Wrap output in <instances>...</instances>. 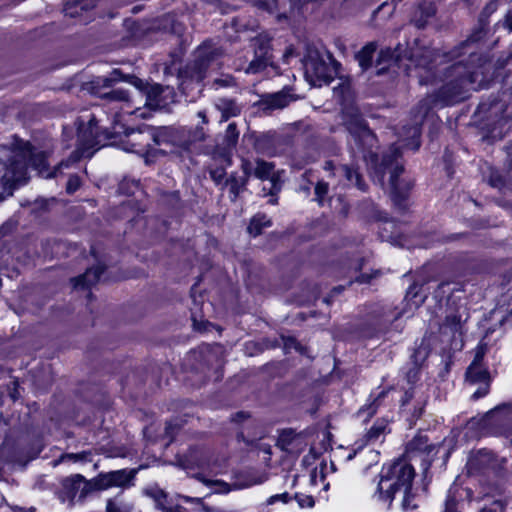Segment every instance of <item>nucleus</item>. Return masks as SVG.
<instances>
[{
  "instance_id": "obj_1",
  "label": "nucleus",
  "mask_w": 512,
  "mask_h": 512,
  "mask_svg": "<svg viewBox=\"0 0 512 512\" xmlns=\"http://www.w3.org/2000/svg\"><path fill=\"white\" fill-rule=\"evenodd\" d=\"M111 132L99 131L95 117H91L87 124H80L78 127V143L76 150L71 156L61 161L54 172L45 174L47 170L46 155L44 152H32L30 150L12 151L6 165L4 178L14 184H22L27 180V169L32 167L40 175L50 178L57 175L61 168H68L72 163L81 158H91L95 151L104 146L102 141L122 133L123 126L120 124L119 114H115Z\"/></svg>"
},
{
  "instance_id": "obj_2",
  "label": "nucleus",
  "mask_w": 512,
  "mask_h": 512,
  "mask_svg": "<svg viewBox=\"0 0 512 512\" xmlns=\"http://www.w3.org/2000/svg\"><path fill=\"white\" fill-rule=\"evenodd\" d=\"M342 121L353 139L357 151L362 153L367 164L375 166L374 172L379 177L381 184L383 183L384 175L389 173L391 193L395 197L400 195L398 177L403 172V166L398 160L401 155L399 147L392 145L389 153L385 154L382 162L377 165V154L372 150L377 144V139L361 116L358 108L355 106L345 107L342 111Z\"/></svg>"
},
{
  "instance_id": "obj_3",
  "label": "nucleus",
  "mask_w": 512,
  "mask_h": 512,
  "mask_svg": "<svg viewBox=\"0 0 512 512\" xmlns=\"http://www.w3.org/2000/svg\"><path fill=\"white\" fill-rule=\"evenodd\" d=\"M479 73L477 70H472L468 64L459 61L453 64L445 75V85L441 88L438 95L435 97L428 96L419 104V116L414 120V124L410 126L403 137V141L407 139L412 140L413 149H418L420 143L418 141L420 136V124L431 108L432 105L442 104L450 105L463 99V92L467 90L468 86L478 83Z\"/></svg>"
},
{
  "instance_id": "obj_4",
  "label": "nucleus",
  "mask_w": 512,
  "mask_h": 512,
  "mask_svg": "<svg viewBox=\"0 0 512 512\" xmlns=\"http://www.w3.org/2000/svg\"><path fill=\"white\" fill-rule=\"evenodd\" d=\"M414 477V467L404 459H399L383 467L377 486L378 499L391 503L395 494L402 492L403 507L405 509H415L417 505L412 503L413 495L411 494Z\"/></svg>"
},
{
  "instance_id": "obj_5",
  "label": "nucleus",
  "mask_w": 512,
  "mask_h": 512,
  "mask_svg": "<svg viewBox=\"0 0 512 512\" xmlns=\"http://www.w3.org/2000/svg\"><path fill=\"white\" fill-rule=\"evenodd\" d=\"M305 77L313 86L329 84L335 75L334 62L329 54H321L314 48H308L304 58Z\"/></svg>"
},
{
  "instance_id": "obj_6",
  "label": "nucleus",
  "mask_w": 512,
  "mask_h": 512,
  "mask_svg": "<svg viewBox=\"0 0 512 512\" xmlns=\"http://www.w3.org/2000/svg\"><path fill=\"white\" fill-rule=\"evenodd\" d=\"M93 492L92 480H86L81 474H73L61 479L56 496L61 503L72 507L76 502H84Z\"/></svg>"
},
{
  "instance_id": "obj_7",
  "label": "nucleus",
  "mask_w": 512,
  "mask_h": 512,
  "mask_svg": "<svg viewBox=\"0 0 512 512\" xmlns=\"http://www.w3.org/2000/svg\"><path fill=\"white\" fill-rule=\"evenodd\" d=\"M220 55V51L209 44H203L195 52L194 60L188 64L181 75L191 81L201 82L210 63Z\"/></svg>"
},
{
  "instance_id": "obj_8",
  "label": "nucleus",
  "mask_w": 512,
  "mask_h": 512,
  "mask_svg": "<svg viewBox=\"0 0 512 512\" xmlns=\"http://www.w3.org/2000/svg\"><path fill=\"white\" fill-rule=\"evenodd\" d=\"M242 170L246 178L254 175L262 181L268 180L271 184L269 189L270 194H275L281 189L280 174L275 171V166L271 162H267L262 159H257L255 163L243 160Z\"/></svg>"
},
{
  "instance_id": "obj_9",
  "label": "nucleus",
  "mask_w": 512,
  "mask_h": 512,
  "mask_svg": "<svg viewBox=\"0 0 512 512\" xmlns=\"http://www.w3.org/2000/svg\"><path fill=\"white\" fill-rule=\"evenodd\" d=\"M118 75L119 72L115 70L111 77H98L91 83V90L92 93L102 99L108 100L110 103H123L120 107L123 110L125 107L130 108V98L127 91L123 89H113L109 92L103 91L104 88L111 87L112 83L118 80Z\"/></svg>"
},
{
  "instance_id": "obj_10",
  "label": "nucleus",
  "mask_w": 512,
  "mask_h": 512,
  "mask_svg": "<svg viewBox=\"0 0 512 512\" xmlns=\"http://www.w3.org/2000/svg\"><path fill=\"white\" fill-rule=\"evenodd\" d=\"M485 425H495L498 433L510 441L512 446V403H506L495 407L483 417Z\"/></svg>"
},
{
  "instance_id": "obj_11",
  "label": "nucleus",
  "mask_w": 512,
  "mask_h": 512,
  "mask_svg": "<svg viewBox=\"0 0 512 512\" xmlns=\"http://www.w3.org/2000/svg\"><path fill=\"white\" fill-rule=\"evenodd\" d=\"M134 478L132 470L120 469L106 473H100L92 478L93 490L103 491L113 487L126 488L131 484Z\"/></svg>"
},
{
  "instance_id": "obj_12",
  "label": "nucleus",
  "mask_w": 512,
  "mask_h": 512,
  "mask_svg": "<svg viewBox=\"0 0 512 512\" xmlns=\"http://www.w3.org/2000/svg\"><path fill=\"white\" fill-rule=\"evenodd\" d=\"M254 58L244 69L247 74H256L263 71L270 61V38L266 34H260L253 39Z\"/></svg>"
},
{
  "instance_id": "obj_13",
  "label": "nucleus",
  "mask_w": 512,
  "mask_h": 512,
  "mask_svg": "<svg viewBox=\"0 0 512 512\" xmlns=\"http://www.w3.org/2000/svg\"><path fill=\"white\" fill-rule=\"evenodd\" d=\"M466 380L470 384H480V387L473 393V399H479L489 392L490 375L488 370L481 364V356L476 355L474 361L466 371Z\"/></svg>"
},
{
  "instance_id": "obj_14",
  "label": "nucleus",
  "mask_w": 512,
  "mask_h": 512,
  "mask_svg": "<svg viewBox=\"0 0 512 512\" xmlns=\"http://www.w3.org/2000/svg\"><path fill=\"white\" fill-rule=\"evenodd\" d=\"M324 170L330 171L333 176L342 177L347 184L355 185L361 191L366 190V185L362 182L361 176L357 170L347 165L336 167L332 161H327L325 162Z\"/></svg>"
},
{
  "instance_id": "obj_15",
  "label": "nucleus",
  "mask_w": 512,
  "mask_h": 512,
  "mask_svg": "<svg viewBox=\"0 0 512 512\" xmlns=\"http://www.w3.org/2000/svg\"><path fill=\"white\" fill-rule=\"evenodd\" d=\"M410 60L412 64H414L415 68L424 70L425 73H430L435 67L434 62H436V55L434 51L425 48L413 52L411 54Z\"/></svg>"
},
{
  "instance_id": "obj_16",
  "label": "nucleus",
  "mask_w": 512,
  "mask_h": 512,
  "mask_svg": "<svg viewBox=\"0 0 512 512\" xmlns=\"http://www.w3.org/2000/svg\"><path fill=\"white\" fill-rule=\"evenodd\" d=\"M294 98L287 91H280L263 97L261 104L265 110L282 109L286 107Z\"/></svg>"
},
{
  "instance_id": "obj_17",
  "label": "nucleus",
  "mask_w": 512,
  "mask_h": 512,
  "mask_svg": "<svg viewBox=\"0 0 512 512\" xmlns=\"http://www.w3.org/2000/svg\"><path fill=\"white\" fill-rule=\"evenodd\" d=\"M302 444V438L300 435L295 433L293 430H284L279 435L277 445L281 450L296 453L300 450Z\"/></svg>"
},
{
  "instance_id": "obj_18",
  "label": "nucleus",
  "mask_w": 512,
  "mask_h": 512,
  "mask_svg": "<svg viewBox=\"0 0 512 512\" xmlns=\"http://www.w3.org/2000/svg\"><path fill=\"white\" fill-rule=\"evenodd\" d=\"M104 272V266L98 264L92 268L86 270L83 275H80L74 278L73 285L75 288H87L95 283H97L100 279V276Z\"/></svg>"
},
{
  "instance_id": "obj_19",
  "label": "nucleus",
  "mask_w": 512,
  "mask_h": 512,
  "mask_svg": "<svg viewBox=\"0 0 512 512\" xmlns=\"http://www.w3.org/2000/svg\"><path fill=\"white\" fill-rule=\"evenodd\" d=\"M215 107L221 112V120L227 121L231 117H235L240 113V107L232 99L219 98L215 102Z\"/></svg>"
},
{
  "instance_id": "obj_20",
  "label": "nucleus",
  "mask_w": 512,
  "mask_h": 512,
  "mask_svg": "<svg viewBox=\"0 0 512 512\" xmlns=\"http://www.w3.org/2000/svg\"><path fill=\"white\" fill-rule=\"evenodd\" d=\"M476 461L479 465L486 466L493 470H500L504 467L505 458H498L495 454L488 450L479 451Z\"/></svg>"
},
{
  "instance_id": "obj_21",
  "label": "nucleus",
  "mask_w": 512,
  "mask_h": 512,
  "mask_svg": "<svg viewBox=\"0 0 512 512\" xmlns=\"http://www.w3.org/2000/svg\"><path fill=\"white\" fill-rule=\"evenodd\" d=\"M482 37V31H478L474 35H472L466 42L462 43L461 46L455 49L452 52V58H458L466 53L469 54V63H474L475 59H478V56L474 53V51H470L469 48L472 43L480 40Z\"/></svg>"
},
{
  "instance_id": "obj_22",
  "label": "nucleus",
  "mask_w": 512,
  "mask_h": 512,
  "mask_svg": "<svg viewBox=\"0 0 512 512\" xmlns=\"http://www.w3.org/2000/svg\"><path fill=\"white\" fill-rule=\"evenodd\" d=\"M146 494L154 500L156 508L161 512H168L172 508L168 507V495L162 489L151 487L146 490Z\"/></svg>"
},
{
  "instance_id": "obj_23",
  "label": "nucleus",
  "mask_w": 512,
  "mask_h": 512,
  "mask_svg": "<svg viewBox=\"0 0 512 512\" xmlns=\"http://www.w3.org/2000/svg\"><path fill=\"white\" fill-rule=\"evenodd\" d=\"M377 49L375 42L366 44L356 55L359 65L363 70L367 69L371 65L372 57Z\"/></svg>"
},
{
  "instance_id": "obj_24",
  "label": "nucleus",
  "mask_w": 512,
  "mask_h": 512,
  "mask_svg": "<svg viewBox=\"0 0 512 512\" xmlns=\"http://www.w3.org/2000/svg\"><path fill=\"white\" fill-rule=\"evenodd\" d=\"M435 12H436L435 6L430 2L429 3L425 2L421 5H419L417 11L415 12V15L420 14L421 16H420V18L414 19L415 25L418 28L424 27L427 22V19L432 17L435 14Z\"/></svg>"
},
{
  "instance_id": "obj_25",
  "label": "nucleus",
  "mask_w": 512,
  "mask_h": 512,
  "mask_svg": "<svg viewBox=\"0 0 512 512\" xmlns=\"http://www.w3.org/2000/svg\"><path fill=\"white\" fill-rule=\"evenodd\" d=\"M269 226H271L270 219L264 214H257L251 219L248 232L255 237L261 234L263 228Z\"/></svg>"
},
{
  "instance_id": "obj_26",
  "label": "nucleus",
  "mask_w": 512,
  "mask_h": 512,
  "mask_svg": "<svg viewBox=\"0 0 512 512\" xmlns=\"http://www.w3.org/2000/svg\"><path fill=\"white\" fill-rule=\"evenodd\" d=\"M431 445L429 444V439L424 434H417L412 440H410L407 444V451L409 452H429Z\"/></svg>"
},
{
  "instance_id": "obj_27",
  "label": "nucleus",
  "mask_w": 512,
  "mask_h": 512,
  "mask_svg": "<svg viewBox=\"0 0 512 512\" xmlns=\"http://www.w3.org/2000/svg\"><path fill=\"white\" fill-rule=\"evenodd\" d=\"M196 478L204 483L206 486L213 487L215 493H228L231 491V486L222 480H212L204 477L202 474H197Z\"/></svg>"
},
{
  "instance_id": "obj_28",
  "label": "nucleus",
  "mask_w": 512,
  "mask_h": 512,
  "mask_svg": "<svg viewBox=\"0 0 512 512\" xmlns=\"http://www.w3.org/2000/svg\"><path fill=\"white\" fill-rule=\"evenodd\" d=\"M181 133L183 136L187 134V139L179 142V146H181L185 150H189L192 143L197 141H202L205 138V133L202 128H197L193 133L190 131L182 130Z\"/></svg>"
},
{
  "instance_id": "obj_29",
  "label": "nucleus",
  "mask_w": 512,
  "mask_h": 512,
  "mask_svg": "<svg viewBox=\"0 0 512 512\" xmlns=\"http://www.w3.org/2000/svg\"><path fill=\"white\" fill-rule=\"evenodd\" d=\"M106 512H132V505L117 498L108 499Z\"/></svg>"
},
{
  "instance_id": "obj_30",
  "label": "nucleus",
  "mask_w": 512,
  "mask_h": 512,
  "mask_svg": "<svg viewBox=\"0 0 512 512\" xmlns=\"http://www.w3.org/2000/svg\"><path fill=\"white\" fill-rule=\"evenodd\" d=\"M386 393H387V392H386V391H384V390H383V391H381V392L377 395V397L373 400V402H372V403H370V404H368V405H366V406L362 407V408L359 410V412H358L359 416H365V415H367V417H371L372 415H374V414H375V412H376V410H377V407H378V406H379V404H380V400H381L382 398H384V397H385Z\"/></svg>"
},
{
  "instance_id": "obj_31",
  "label": "nucleus",
  "mask_w": 512,
  "mask_h": 512,
  "mask_svg": "<svg viewBox=\"0 0 512 512\" xmlns=\"http://www.w3.org/2000/svg\"><path fill=\"white\" fill-rule=\"evenodd\" d=\"M386 427L387 424L384 421L376 422L366 434L368 441L378 440L385 433Z\"/></svg>"
},
{
  "instance_id": "obj_32",
  "label": "nucleus",
  "mask_w": 512,
  "mask_h": 512,
  "mask_svg": "<svg viewBox=\"0 0 512 512\" xmlns=\"http://www.w3.org/2000/svg\"><path fill=\"white\" fill-rule=\"evenodd\" d=\"M329 186L324 181H319L315 186V201L323 206L325 202V198L328 194Z\"/></svg>"
},
{
  "instance_id": "obj_33",
  "label": "nucleus",
  "mask_w": 512,
  "mask_h": 512,
  "mask_svg": "<svg viewBox=\"0 0 512 512\" xmlns=\"http://www.w3.org/2000/svg\"><path fill=\"white\" fill-rule=\"evenodd\" d=\"M446 325L451 328L452 331H459L462 325V316L459 314H451L446 317Z\"/></svg>"
},
{
  "instance_id": "obj_34",
  "label": "nucleus",
  "mask_w": 512,
  "mask_h": 512,
  "mask_svg": "<svg viewBox=\"0 0 512 512\" xmlns=\"http://www.w3.org/2000/svg\"><path fill=\"white\" fill-rule=\"evenodd\" d=\"M398 55H396L395 51H392L390 48H386L380 51L379 53V63H388L391 61H398Z\"/></svg>"
},
{
  "instance_id": "obj_35",
  "label": "nucleus",
  "mask_w": 512,
  "mask_h": 512,
  "mask_svg": "<svg viewBox=\"0 0 512 512\" xmlns=\"http://www.w3.org/2000/svg\"><path fill=\"white\" fill-rule=\"evenodd\" d=\"M239 133L235 123H230L226 129L225 138L229 145H233L238 140Z\"/></svg>"
},
{
  "instance_id": "obj_36",
  "label": "nucleus",
  "mask_w": 512,
  "mask_h": 512,
  "mask_svg": "<svg viewBox=\"0 0 512 512\" xmlns=\"http://www.w3.org/2000/svg\"><path fill=\"white\" fill-rule=\"evenodd\" d=\"M80 184V178L77 175L70 176L66 185L67 193L72 194L77 191L80 187Z\"/></svg>"
},
{
  "instance_id": "obj_37",
  "label": "nucleus",
  "mask_w": 512,
  "mask_h": 512,
  "mask_svg": "<svg viewBox=\"0 0 512 512\" xmlns=\"http://www.w3.org/2000/svg\"><path fill=\"white\" fill-rule=\"evenodd\" d=\"M295 498L300 507H313L314 506L315 502H314V499L312 496L297 494L295 496Z\"/></svg>"
},
{
  "instance_id": "obj_38",
  "label": "nucleus",
  "mask_w": 512,
  "mask_h": 512,
  "mask_svg": "<svg viewBox=\"0 0 512 512\" xmlns=\"http://www.w3.org/2000/svg\"><path fill=\"white\" fill-rule=\"evenodd\" d=\"M89 455L90 454L87 452L70 453V454H66L63 458L72 460L73 462H78V461H86L88 459Z\"/></svg>"
},
{
  "instance_id": "obj_39",
  "label": "nucleus",
  "mask_w": 512,
  "mask_h": 512,
  "mask_svg": "<svg viewBox=\"0 0 512 512\" xmlns=\"http://www.w3.org/2000/svg\"><path fill=\"white\" fill-rule=\"evenodd\" d=\"M98 0H77L75 3V7H80L81 9H90L97 5Z\"/></svg>"
},
{
  "instance_id": "obj_40",
  "label": "nucleus",
  "mask_w": 512,
  "mask_h": 512,
  "mask_svg": "<svg viewBox=\"0 0 512 512\" xmlns=\"http://www.w3.org/2000/svg\"><path fill=\"white\" fill-rule=\"evenodd\" d=\"M233 84V78L229 75L224 76L223 78H217L214 80V85L219 87H228Z\"/></svg>"
},
{
  "instance_id": "obj_41",
  "label": "nucleus",
  "mask_w": 512,
  "mask_h": 512,
  "mask_svg": "<svg viewBox=\"0 0 512 512\" xmlns=\"http://www.w3.org/2000/svg\"><path fill=\"white\" fill-rule=\"evenodd\" d=\"M198 467H200L203 470H209L213 471L212 463L209 457L203 456L197 463Z\"/></svg>"
},
{
  "instance_id": "obj_42",
  "label": "nucleus",
  "mask_w": 512,
  "mask_h": 512,
  "mask_svg": "<svg viewBox=\"0 0 512 512\" xmlns=\"http://www.w3.org/2000/svg\"><path fill=\"white\" fill-rule=\"evenodd\" d=\"M379 274V271H375L374 274H362L357 277L356 281L359 283H369L372 278H375Z\"/></svg>"
},
{
  "instance_id": "obj_43",
  "label": "nucleus",
  "mask_w": 512,
  "mask_h": 512,
  "mask_svg": "<svg viewBox=\"0 0 512 512\" xmlns=\"http://www.w3.org/2000/svg\"><path fill=\"white\" fill-rule=\"evenodd\" d=\"M181 499L186 503H192V504H198V505H204L202 498L198 497H190V496H181Z\"/></svg>"
},
{
  "instance_id": "obj_44",
  "label": "nucleus",
  "mask_w": 512,
  "mask_h": 512,
  "mask_svg": "<svg viewBox=\"0 0 512 512\" xmlns=\"http://www.w3.org/2000/svg\"><path fill=\"white\" fill-rule=\"evenodd\" d=\"M504 27L507 28L509 32H512V10L509 11L505 17Z\"/></svg>"
},
{
  "instance_id": "obj_45",
  "label": "nucleus",
  "mask_w": 512,
  "mask_h": 512,
  "mask_svg": "<svg viewBox=\"0 0 512 512\" xmlns=\"http://www.w3.org/2000/svg\"><path fill=\"white\" fill-rule=\"evenodd\" d=\"M161 87L159 85L152 86L147 95V101L151 99L152 96H156L160 93Z\"/></svg>"
},
{
  "instance_id": "obj_46",
  "label": "nucleus",
  "mask_w": 512,
  "mask_h": 512,
  "mask_svg": "<svg viewBox=\"0 0 512 512\" xmlns=\"http://www.w3.org/2000/svg\"><path fill=\"white\" fill-rule=\"evenodd\" d=\"M480 512H502V507L499 503H494L493 507L483 508Z\"/></svg>"
},
{
  "instance_id": "obj_47",
  "label": "nucleus",
  "mask_w": 512,
  "mask_h": 512,
  "mask_svg": "<svg viewBox=\"0 0 512 512\" xmlns=\"http://www.w3.org/2000/svg\"><path fill=\"white\" fill-rule=\"evenodd\" d=\"M249 415L245 412H239L235 415V417L233 418V421H236V422H240V421H243L244 419L248 418Z\"/></svg>"
},
{
  "instance_id": "obj_48",
  "label": "nucleus",
  "mask_w": 512,
  "mask_h": 512,
  "mask_svg": "<svg viewBox=\"0 0 512 512\" xmlns=\"http://www.w3.org/2000/svg\"><path fill=\"white\" fill-rule=\"evenodd\" d=\"M203 512H225L223 509L202 505Z\"/></svg>"
},
{
  "instance_id": "obj_49",
  "label": "nucleus",
  "mask_w": 512,
  "mask_h": 512,
  "mask_svg": "<svg viewBox=\"0 0 512 512\" xmlns=\"http://www.w3.org/2000/svg\"><path fill=\"white\" fill-rule=\"evenodd\" d=\"M419 82L420 84H428L430 82L429 76H425L422 73H419Z\"/></svg>"
},
{
  "instance_id": "obj_50",
  "label": "nucleus",
  "mask_w": 512,
  "mask_h": 512,
  "mask_svg": "<svg viewBox=\"0 0 512 512\" xmlns=\"http://www.w3.org/2000/svg\"><path fill=\"white\" fill-rule=\"evenodd\" d=\"M293 55H294V49L292 47H289L284 53V58L286 61H288L289 57H292Z\"/></svg>"
},
{
  "instance_id": "obj_51",
  "label": "nucleus",
  "mask_w": 512,
  "mask_h": 512,
  "mask_svg": "<svg viewBox=\"0 0 512 512\" xmlns=\"http://www.w3.org/2000/svg\"><path fill=\"white\" fill-rule=\"evenodd\" d=\"M239 190L240 189H239V187H238V185L236 183L231 184L230 191H231V193L234 194L235 197L238 195Z\"/></svg>"
},
{
  "instance_id": "obj_52",
  "label": "nucleus",
  "mask_w": 512,
  "mask_h": 512,
  "mask_svg": "<svg viewBox=\"0 0 512 512\" xmlns=\"http://www.w3.org/2000/svg\"><path fill=\"white\" fill-rule=\"evenodd\" d=\"M197 116L202 120V122L204 124L208 123V120H207V117H206V112L205 111H199L197 113Z\"/></svg>"
},
{
  "instance_id": "obj_53",
  "label": "nucleus",
  "mask_w": 512,
  "mask_h": 512,
  "mask_svg": "<svg viewBox=\"0 0 512 512\" xmlns=\"http://www.w3.org/2000/svg\"><path fill=\"white\" fill-rule=\"evenodd\" d=\"M286 498H287V494H281V495H276V496H273V497H272V499H281V500H283L284 502H286V501H287V500H286Z\"/></svg>"
},
{
  "instance_id": "obj_54",
  "label": "nucleus",
  "mask_w": 512,
  "mask_h": 512,
  "mask_svg": "<svg viewBox=\"0 0 512 512\" xmlns=\"http://www.w3.org/2000/svg\"><path fill=\"white\" fill-rule=\"evenodd\" d=\"M133 84H134L135 86H137L138 88H140V87H141V85H142V81H141V80H139V79H136V80L133 82Z\"/></svg>"
},
{
  "instance_id": "obj_55",
  "label": "nucleus",
  "mask_w": 512,
  "mask_h": 512,
  "mask_svg": "<svg viewBox=\"0 0 512 512\" xmlns=\"http://www.w3.org/2000/svg\"><path fill=\"white\" fill-rule=\"evenodd\" d=\"M70 9H71V7L67 6V7L65 8V12H66V14H69L70 16H73V15H74V13H73V12H71V11H70Z\"/></svg>"
},
{
  "instance_id": "obj_56",
  "label": "nucleus",
  "mask_w": 512,
  "mask_h": 512,
  "mask_svg": "<svg viewBox=\"0 0 512 512\" xmlns=\"http://www.w3.org/2000/svg\"><path fill=\"white\" fill-rule=\"evenodd\" d=\"M257 483H258V482H256V481L249 482V483H247V484L245 485V487L252 486V485L257 484Z\"/></svg>"
},
{
  "instance_id": "obj_57",
  "label": "nucleus",
  "mask_w": 512,
  "mask_h": 512,
  "mask_svg": "<svg viewBox=\"0 0 512 512\" xmlns=\"http://www.w3.org/2000/svg\"><path fill=\"white\" fill-rule=\"evenodd\" d=\"M126 113H128V114H132V113H133V111L127 110V111H126Z\"/></svg>"
},
{
  "instance_id": "obj_58",
  "label": "nucleus",
  "mask_w": 512,
  "mask_h": 512,
  "mask_svg": "<svg viewBox=\"0 0 512 512\" xmlns=\"http://www.w3.org/2000/svg\"><path fill=\"white\" fill-rule=\"evenodd\" d=\"M350 148H351V150H354L353 145H350ZM353 153H356V152H355V151H353Z\"/></svg>"
},
{
  "instance_id": "obj_59",
  "label": "nucleus",
  "mask_w": 512,
  "mask_h": 512,
  "mask_svg": "<svg viewBox=\"0 0 512 512\" xmlns=\"http://www.w3.org/2000/svg\"><path fill=\"white\" fill-rule=\"evenodd\" d=\"M350 148H351V150H354L353 145H350ZM353 153H356V152H355V151H353Z\"/></svg>"
},
{
  "instance_id": "obj_60",
  "label": "nucleus",
  "mask_w": 512,
  "mask_h": 512,
  "mask_svg": "<svg viewBox=\"0 0 512 512\" xmlns=\"http://www.w3.org/2000/svg\"><path fill=\"white\" fill-rule=\"evenodd\" d=\"M3 200V197L0 195V201Z\"/></svg>"
}]
</instances>
